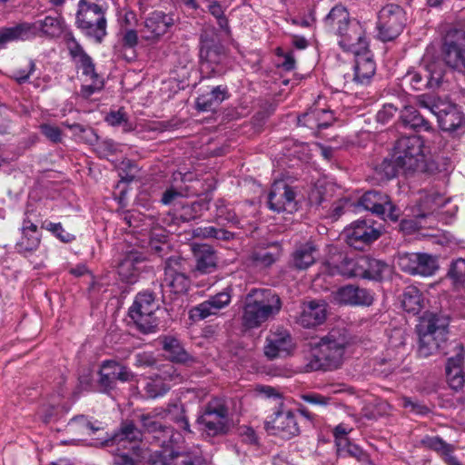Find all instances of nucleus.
<instances>
[{
	"label": "nucleus",
	"mask_w": 465,
	"mask_h": 465,
	"mask_svg": "<svg viewBox=\"0 0 465 465\" xmlns=\"http://www.w3.org/2000/svg\"><path fill=\"white\" fill-rule=\"evenodd\" d=\"M280 296L271 289H252L243 302L242 325L248 330L257 329L274 319L282 310Z\"/></svg>",
	"instance_id": "f257e3e1"
},
{
	"label": "nucleus",
	"mask_w": 465,
	"mask_h": 465,
	"mask_svg": "<svg viewBox=\"0 0 465 465\" xmlns=\"http://www.w3.org/2000/svg\"><path fill=\"white\" fill-rule=\"evenodd\" d=\"M349 338L344 329H332L322 337L313 349L312 358L307 364L311 371H331L343 361Z\"/></svg>",
	"instance_id": "f03ea898"
},
{
	"label": "nucleus",
	"mask_w": 465,
	"mask_h": 465,
	"mask_svg": "<svg viewBox=\"0 0 465 465\" xmlns=\"http://www.w3.org/2000/svg\"><path fill=\"white\" fill-rule=\"evenodd\" d=\"M449 319L432 312L420 317L416 326L419 336L418 354L427 358L443 350L448 340Z\"/></svg>",
	"instance_id": "7ed1b4c3"
},
{
	"label": "nucleus",
	"mask_w": 465,
	"mask_h": 465,
	"mask_svg": "<svg viewBox=\"0 0 465 465\" xmlns=\"http://www.w3.org/2000/svg\"><path fill=\"white\" fill-rule=\"evenodd\" d=\"M76 25L86 36L101 43L106 35L105 8L88 0H80L76 14Z\"/></svg>",
	"instance_id": "20e7f679"
},
{
	"label": "nucleus",
	"mask_w": 465,
	"mask_h": 465,
	"mask_svg": "<svg viewBox=\"0 0 465 465\" xmlns=\"http://www.w3.org/2000/svg\"><path fill=\"white\" fill-rule=\"evenodd\" d=\"M424 142L420 136H403L394 146V157L404 173L421 171L424 168Z\"/></svg>",
	"instance_id": "39448f33"
},
{
	"label": "nucleus",
	"mask_w": 465,
	"mask_h": 465,
	"mask_svg": "<svg viewBox=\"0 0 465 465\" xmlns=\"http://www.w3.org/2000/svg\"><path fill=\"white\" fill-rule=\"evenodd\" d=\"M158 308L159 305L152 292H140L129 309V316L141 332L153 333L158 327V319L155 316Z\"/></svg>",
	"instance_id": "423d86ee"
},
{
	"label": "nucleus",
	"mask_w": 465,
	"mask_h": 465,
	"mask_svg": "<svg viewBox=\"0 0 465 465\" xmlns=\"http://www.w3.org/2000/svg\"><path fill=\"white\" fill-rule=\"evenodd\" d=\"M405 21V12L400 5L390 4L383 6L378 15V38L382 42L394 40L402 32Z\"/></svg>",
	"instance_id": "0eeeda50"
},
{
	"label": "nucleus",
	"mask_w": 465,
	"mask_h": 465,
	"mask_svg": "<svg viewBox=\"0 0 465 465\" xmlns=\"http://www.w3.org/2000/svg\"><path fill=\"white\" fill-rule=\"evenodd\" d=\"M346 242L357 250L375 242L381 234V227L372 219L357 220L343 232Z\"/></svg>",
	"instance_id": "6e6552de"
},
{
	"label": "nucleus",
	"mask_w": 465,
	"mask_h": 465,
	"mask_svg": "<svg viewBox=\"0 0 465 465\" xmlns=\"http://www.w3.org/2000/svg\"><path fill=\"white\" fill-rule=\"evenodd\" d=\"M184 261L179 256H171L165 262L164 277L161 286L163 291L175 294L185 293L190 287V279L184 272Z\"/></svg>",
	"instance_id": "1a4fd4ad"
},
{
	"label": "nucleus",
	"mask_w": 465,
	"mask_h": 465,
	"mask_svg": "<svg viewBox=\"0 0 465 465\" xmlns=\"http://www.w3.org/2000/svg\"><path fill=\"white\" fill-rule=\"evenodd\" d=\"M336 35L339 45L346 52L359 54L368 50L369 43L363 25L355 19H351Z\"/></svg>",
	"instance_id": "9d476101"
},
{
	"label": "nucleus",
	"mask_w": 465,
	"mask_h": 465,
	"mask_svg": "<svg viewBox=\"0 0 465 465\" xmlns=\"http://www.w3.org/2000/svg\"><path fill=\"white\" fill-rule=\"evenodd\" d=\"M174 25L173 16L162 11H154L144 19L140 29L143 40L155 44Z\"/></svg>",
	"instance_id": "9b49d317"
},
{
	"label": "nucleus",
	"mask_w": 465,
	"mask_h": 465,
	"mask_svg": "<svg viewBox=\"0 0 465 465\" xmlns=\"http://www.w3.org/2000/svg\"><path fill=\"white\" fill-rule=\"evenodd\" d=\"M293 350L292 338L290 332L283 328L278 327L272 330L265 339L263 353L270 361L285 358L291 355Z\"/></svg>",
	"instance_id": "f8f14e48"
},
{
	"label": "nucleus",
	"mask_w": 465,
	"mask_h": 465,
	"mask_svg": "<svg viewBox=\"0 0 465 465\" xmlns=\"http://www.w3.org/2000/svg\"><path fill=\"white\" fill-rule=\"evenodd\" d=\"M360 205L365 210L396 222L400 217V209L394 205L390 197L377 191H369L360 199Z\"/></svg>",
	"instance_id": "ddd939ff"
},
{
	"label": "nucleus",
	"mask_w": 465,
	"mask_h": 465,
	"mask_svg": "<svg viewBox=\"0 0 465 465\" xmlns=\"http://www.w3.org/2000/svg\"><path fill=\"white\" fill-rule=\"evenodd\" d=\"M265 430L282 439H291L300 433L295 414L291 411H278L265 421Z\"/></svg>",
	"instance_id": "4468645a"
},
{
	"label": "nucleus",
	"mask_w": 465,
	"mask_h": 465,
	"mask_svg": "<svg viewBox=\"0 0 465 465\" xmlns=\"http://www.w3.org/2000/svg\"><path fill=\"white\" fill-rule=\"evenodd\" d=\"M143 433L132 420H124L119 428L107 440L102 442L103 446H116L117 450H132L133 446H139Z\"/></svg>",
	"instance_id": "2eb2a0df"
},
{
	"label": "nucleus",
	"mask_w": 465,
	"mask_h": 465,
	"mask_svg": "<svg viewBox=\"0 0 465 465\" xmlns=\"http://www.w3.org/2000/svg\"><path fill=\"white\" fill-rule=\"evenodd\" d=\"M231 292V288H225L221 292L193 307L189 312L190 319L193 322H199L210 316L217 315L222 309L230 304L232 300Z\"/></svg>",
	"instance_id": "dca6fc26"
},
{
	"label": "nucleus",
	"mask_w": 465,
	"mask_h": 465,
	"mask_svg": "<svg viewBox=\"0 0 465 465\" xmlns=\"http://www.w3.org/2000/svg\"><path fill=\"white\" fill-rule=\"evenodd\" d=\"M268 206L276 213H292L296 209L294 192L284 182H275L268 195Z\"/></svg>",
	"instance_id": "f3484780"
},
{
	"label": "nucleus",
	"mask_w": 465,
	"mask_h": 465,
	"mask_svg": "<svg viewBox=\"0 0 465 465\" xmlns=\"http://www.w3.org/2000/svg\"><path fill=\"white\" fill-rule=\"evenodd\" d=\"M31 213L26 210L21 227V238L15 244L19 253L26 255L35 252L41 242L42 234L37 225L31 220Z\"/></svg>",
	"instance_id": "a211bd4d"
},
{
	"label": "nucleus",
	"mask_w": 465,
	"mask_h": 465,
	"mask_svg": "<svg viewBox=\"0 0 465 465\" xmlns=\"http://www.w3.org/2000/svg\"><path fill=\"white\" fill-rule=\"evenodd\" d=\"M24 25L27 40L36 36H59L64 30L63 19L58 15H46L44 19L33 23L25 22Z\"/></svg>",
	"instance_id": "6ab92c4d"
},
{
	"label": "nucleus",
	"mask_w": 465,
	"mask_h": 465,
	"mask_svg": "<svg viewBox=\"0 0 465 465\" xmlns=\"http://www.w3.org/2000/svg\"><path fill=\"white\" fill-rule=\"evenodd\" d=\"M439 124L443 131L454 132L464 122V116L457 105L440 102V106L434 108Z\"/></svg>",
	"instance_id": "aec40b11"
},
{
	"label": "nucleus",
	"mask_w": 465,
	"mask_h": 465,
	"mask_svg": "<svg viewBox=\"0 0 465 465\" xmlns=\"http://www.w3.org/2000/svg\"><path fill=\"white\" fill-rule=\"evenodd\" d=\"M326 303L322 301H312L304 303L297 319L304 328H312L322 324L327 315Z\"/></svg>",
	"instance_id": "412c9836"
},
{
	"label": "nucleus",
	"mask_w": 465,
	"mask_h": 465,
	"mask_svg": "<svg viewBox=\"0 0 465 465\" xmlns=\"http://www.w3.org/2000/svg\"><path fill=\"white\" fill-rule=\"evenodd\" d=\"M444 60L455 69L465 68V32L455 40L446 41L443 46Z\"/></svg>",
	"instance_id": "4be33fe9"
},
{
	"label": "nucleus",
	"mask_w": 465,
	"mask_h": 465,
	"mask_svg": "<svg viewBox=\"0 0 465 465\" xmlns=\"http://www.w3.org/2000/svg\"><path fill=\"white\" fill-rule=\"evenodd\" d=\"M337 299L341 303L353 306H371L374 301L370 291L353 285L341 288L337 292Z\"/></svg>",
	"instance_id": "5701e85b"
},
{
	"label": "nucleus",
	"mask_w": 465,
	"mask_h": 465,
	"mask_svg": "<svg viewBox=\"0 0 465 465\" xmlns=\"http://www.w3.org/2000/svg\"><path fill=\"white\" fill-rule=\"evenodd\" d=\"M143 259L137 252H129L118 265V274L121 279L128 283L137 281L142 271L140 264Z\"/></svg>",
	"instance_id": "b1692460"
},
{
	"label": "nucleus",
	"mask_w": 465,
	"mask_h": 465,
	"mask_svg": "<svg viewBox=\"0 0 465 465\" xmlns=\"http://www.w3.org/2000/svg\"><path fill=\"white\" fill-rule=\"evenodd\" d=\"M351 20L347 8L342 5H334L323 18L325 28L336 35Z\"/></svg>",
	"instance_id": "393cba45"
},
{
	"label": "nucleus",
	"mask_w": 465,
	"mask_h": 465,
	"mask_svg": "<svg viewBox=\"0 0 465 465\" xmlns=\"http://www.w3.org/2000/svg\"><path fill=\"white\" fill-rule=\"evenodd\" d=\"M360 257L353 259L343 256L339 262H327L325 270L330 275H342L347 278L360 277Z\"/></svg>",
	"instance_id": "a878e982"
},
{
	"label": "nucleus",
	"mask_w": 465,
	"mask_h": 465,
	"mask_svg": "<svg viewBox=\"0 0 465 465\" xmlns=\"http://www.w3.org/2000/svg\"><path fill=\"white\" fill-rule=\"evenodd\" d=\"M354 80L357 83L364 84L368 82L375 74L376 65L373 59L369 54V49L365 52L354 54Z\"/></svg>",
	"instance_id": "bb28decb"
},
{
	"label": "nucleus",
	"mask_w": 465,
	"mask_h": 465,
	"mask_svg": "<svg viewBox=\"0 0 465 465\" xmlns=\"http://www.w3.org/2000/svg\"><path fill=\"white\" fill-rule=\"evenodd\" d=\"M229 97L226 86L218 85L211 92L199 95L196 99V107L198 110L206 112L219 106Z\"/></svg>",
	"instance_id": "cd10ccee"
},
{
	"label": "nucleus",
	"mask_w": 465,
	"mask_h": 465,
	"mask_svg": "<svg viewBox=\"0 0 465 465\" xmlns=\"http://www.w3.org/2000/svg\"><path fill=\"white\" fill-rule=\"evenodd\" d=\"M193 253L196 261L195 268L201 273H211L216 268V256L212 247L194 245Z\"/></svg>",
	"instance_id": "c85d7f7f"
},
{
	"label": "nucleus",
	"mask_w": 465,
	"mask_h": 465,
	"mask_svg": "<svg viewBox=\"0 0 465 465\" xmlns=\"http://www.w3.org/2000/svg\"><path fill=\"white\" fill-rule=\"evenodd\" d=\"M360 277L380 281L388 270V265L377 259L368 256H360Z\"/></svg>",
	"instance_id": "c756f323"
},
{
	"label": "nucleus",
	"mask_w": 465,
	"mask_h": 465,
	"mask_svg": "<svg viewBox=\"0 0 465 465\" xmlns=\"http://www.w3.org/2000/svg\"><path fill=\"white\" fill-rule=\"evenodd\" d=\"M162 345L163 350L166 353V357L173 362L185 363L192 359L183 347L181 341L174 337H163Z\"/></svg>",
	"instance_id": "7c9ffc66"
},
{
	"label": "nucleus",
	"mask_w": 465,
	"mask_h": 465,
	"mask_svg": "<svg viewBox=\"0 0 465 465\" xmlns=\"http://www.w3.org/2000/svg\"><path fill=\"white\" fill-rule=\"evenodd\" d=\"M317 249L312 242L297 247L292 253V264L298 270H306L316 261Z\"/></svg>",
	"instance_id": "2f4dec72"
},
{
	"label": "nucleus",
	"mask_w": 465,
	"mask_h": 465,
	"mask_svg": "<svg viewBox=\"0 0 465 465\" xmlns=\"http://www.w3.org/2000/svg\"><path fill=\"white\" fill-rule=\"evenodd\" d=\"M201 430L208 436H217L225 433L227 430L228 419H220L216 415L202 413L197 419Z\"/></svg>",
	"instance_id": "473e14b6"
},
{
	"label": "nucleus",
	"mask_w": 465,
	"mask_h": 465,
	"mask_svg": "<svg viewBox=\"0 0 465 465\" xmlns=\"http://www.w3.org/2000/svg\"><path fill=\"white\" fill-rule=\"evenodd\" d=\"M401 119L404 126L416 131H429L430 123L413 106H405L401 111Z\"/></svg>",
	"instance_id": "72a5a7b5"
},
{
	"label": "nucleus",
	"mask_w": 465,
	"mask_h": 465,
	"mask_svg": "<svg viewBox=\"0 0 465 465\" xmlns=\"http://www.w3.org/2000/svg\"><path fill=\"white\" fill-rule=\"evenodd\" d=\"M164 411L163 407L155 408L152 411L148 413H143L139 416V420L143 428V430L152 434L158 433L159 431H166V433H170V430H163V425L159 420L163 419V415L164 414Z\"/></svg>",
	"instance_id": "f704fd0d"
},
{
	"label": "nucleus",
	"mask_w": 465,
	"mask_h": 465,
	"mask_svg": "<svg viewBox=\"0 0 465 465\" xmlns=\"http://www.w3.org/2000/svg\"><path fill=\"white\" fill-rule=\"evenodd\" d=\"M401 304L403 309L413 314L419 313L423 308L422 293L415 286H408L402 294Z\"/></svg>",
	"instance_id": "c9c22d12"
},
{
	"label": "nucleus",
	"mask_w": 465,
	"mask_h": 465,
	"mask_svg": "<svg viewBox=\"0 0 465 465\" xmlns=\"http://www.w3.org/2000/svg\"><path fill=\"white\" fill-rule=\"evenodd\" d=\"M130 452H119L114 455V465H142L143 460L147 457L146 449L140 446H133Z\"/></svg>",
	"instance_id": "e433bc0d"
},
{
	"label": "nucleus",
	"mask_w": 465,
	"mask_h": 465,
	"mask_svg": "<svg viewBox=\"0 0 465 465\" xmlns=\"http://www.w3.org/2000/svg\"><path fill=\"white\" fill-rule=\"evenodd\" d=\"M163 411L165 413L163 415V419L170 418V420L174 421L181 429L186 432H191L190 424L184 414V409L182 404L170 403L166 408H163Z\"/></svg>",
	"instance_id": "4c0bfd02"
},
{
	"label": "nucleus",
	"mask_w": 465,
	"mask_h": 465,
	"mask_svg": "<svg viewBox=\"0 0 465 465\" xmlns=\"http://www.w3.org/2000/svg\"><path fill=\"white\" fill-rule=\"evenodd\" d=\"M163 411L165 413L163 415V419L170 418V420L174 421L181 429L186 432H191L190 424L184 414V409L182 404L170 403L166 408H163Z\"/></svg>",
	"instance_id": "58836bf2"
},
{
	"label": "nucleus",
	"mask_w": 465,
	"mask_h": 465,
	"mask_svg": "<svg viewBox=\"0 0 465 465\" xmlns=\"http://www.w3.org/2000/svg\"><path fill=\"white\" fill-rule=\"evenodd\" d=\"M18 40H27L24 23L0 28V49L4 48L6 44Z\"/></svg>",
	"instance_id": "ea45409f"
},
{
	"label": "nucleus",
	"mask_w": 465,
	"mask_h": 465,
	"mask_svg": "<svg viewBox=\"0 0 465 465\" xmlns=\"http://www.w3.org/2000/svg\"><path fill=\"white\" fill-rule=\"evenodd\" d=\"M102 367L104 370H110L114 382L120 381L122 382L130 381L134 379V373L126 366L119 364L113 360L103 361Z\"/></svg>",
	"instance_id": "a19ab883"
},
{
	"label": "nucleus",
	"mask_w": 465,
	"mask_h": 465,
	"mask_svg": "<svg viewBox=\"0 0 465 465\" xmlns=\"http://www.w3.org/2000/svg\"><path fill=\"white\" fill-rule=\"evenodd\" d=\"M437 258L431 254L418 252L417 274L421 276H431L438 270Z\"/></svg>",
	"instance_id": "79ce46f5"
},
{
	"label": "nucleus",
	"mask_w": 465,
	"mask_h": 465,
	"mask_svg": "<svg viewBox=\"0 0 465 465\" xmlns=\"http://www.w3.org/2000/svg\"><path fill=\"white\" fill-rule=\"evenodd\" d=\"M207 203L201 201H195L191 203L184 204L179 211V218L183 222H190L200 218L204 210H207Z\"/></svg>",
	"instance_id": "37998d69"
},
{
	"label": "nucleus",
	"mask_w": 465,
	"mask_h": 465,
	"mask_svg": "<svg viewBox=\"0 0 465 465\" xmlns=\"http://www.w3.org/2000/svg\"><path fill=\"white\" fill-rule=\"evenodd\" d=\"M337 446L340 456H350L359 461H366L369 459L367 453L361 448L348 441L347 439H341L337 442Z\"/></svg>",
	"instance_id": "c03bdc74"
},
{
	"label": "nucleus",
	"mask_w": 465,
	"mask_h": 465,
	"mask_svg": "<svg viewBox=\"0 0 465 465\" xmlns=\"http://www.w3.org/2000/svg\"><path fill=\"white\" fill-rule=\"evenodd\" d=\"M421 444L427 449L432 450L440 454L443 458L450 456L454 450L451 444L447 443L441 438L437 436H426L421 440Z\"/></svg>",
	"instance_id": "a18cd8bd"
},
{
	"label": "nucleus",
	"mask_w": 465,
	"mask_h": 465,
	"mask_svg": "<svg viewBox=\"0 0 465 465\" xmlns=\"http://www.w3.org/2000/svg\"><path fill=\"white\" fill-rule=\"evenodd\" d=\"M247 261L253 267L265 268L272 265L275 262V258L267 249L258 248L250 253Z\"/></svg>",
	"instance_id": "49530a36"
},
{
	"label": "nucleus",
	"mask_w": 465,
	"mask_h": 465,
	"mask_svg": "<svg viewBox=\"0 0 465 465\" xmlns=\"http://www.w3.org/2000/svg\"><path fill=\"white\" fill-rule=\"evenodd\" d=\"M215 219L218 223L226 222L234 225L239 224L240 222L235 213L227 207L223 199L215 203Z\"/></svg>",
	"instance_id": "de8ad7c7"
},
{
	"label": "nucleus",
	"mask_w": 465,
	"mask_h": 465,
	"mask_svg": "<svg viewBox=\"0 0 465 465\" xmlns=\"http://www.w3.org/2000/svg\"><path fill=\"white\" fill-rule=\"evenodd\" d=\"M400 170L401 168L398 165L396 157H394V160L384 159L375 168V172L381 180H390L395 177Z\"/></svg>",
	"instance_id": "09e8293b"
},
{
	"label": "nucleus",
	"mask_w": 465,
	"mask_h": 465,
	"mask_svg": "<svg viewBox=\"0 0 465 465\" xmlns=\"http://www.w3.org/2000/svg\"><path fill=\"white\" fill-rule=\"evenodd\" d=\"M203 413L216 415L220 417V419H228L229 411L227 402L223 398H213L205 405Z\"/></svg>",
	"instance_id": "8fccbe9b"
},
{
	"label": "nucleus",
	"mask_w": 465,
	"mask_h": 465,
	"mask_svg": "<svg viewBox=\"0 0 465 465\" xmlns=\"http://www.w3.org/2000/svg\"><path fill=\"white\" fill-rule=\"evenodd\" d=\"M193 235L200 238H214L218 240H230L232 238L231 232L213 226L197 228L193 230Z\"/></svg>",
	"instance_id": "3c124183"
},
{
	"label": "nucleus",
	"mask_w": 465,
	"mask_h": 465,
	"mask_svg": "<svg viewBox=\"0 0 465 465\" xmlns=\"http://www.w3.org/2000/svg\"><path fill=\"white\" fill-rule=\"evenodd\" d=\"M418 252L400 253L397 259L399 268L411 275H417Z\"/></svg>",
	"instance_id": "603ef678"
},
{
	"label": "nucleus",
	"mask_w": 465,
	"mask_h": 465,
	"mask_svg": "<svg viewBox=\"0 0 465 465\" xmlns=\"http://www.w3.org/2000/svg\"><path fill=\"white\" fill-rule=\"evenodd\" d=\"M105 121L112 126L122 125L125 133L134 129V125L129 123L126 114L122 109L110 112L105 117Z\"/></svg>",
	"instance_id": "864d4df0"
},
{
	"label": "nucleus",
	"mask_w": 465,
	"mask_h": 465,
	"mask_svg": "<svg viewBox=\"0 0 465 465\" xmlns=\"http://www.w3.org/2000/svg\"><path fill=\"white\" fill-rule=\"evenodd\" d=\"M163 429L170 430V433H166V431H159L153 435V438L163 449H171L179 440L180 434L175 432L170 426L164 425Z\"/></svg>",
	"instance_id": "5fc2aeb1"
},
{
	"label": "nucleus",
	"mask_w": 465,
	"mask_h": 465,
	"mask_svg": "<svg viewBox=\"0 0 465 465\" xmlns=\"http://www.w3.org/2000/svg\"><path fill=\"white\" fill-rule=\"evenodd\" d=\"M450 345L454 350L455 354L448 359L446 371H450L456 369L462 370V365L464 361V348L462 344L458 342H452L450 343Z\"/></svg>",
	"instance_id": "6e6d98bb"
},
{
	"label": "nucleus",
	"mask_w": 465,
	"mask_h": 465,
	"mask_svg": "<svg viewBox=\"0 0 465 465\" xmlns=\"http://www.w3.org/2000/svg\"><path fill=\"white\" fill-rule=\"evenodd\" d=\"M42 228L46 229L51 232L54 236H56L63 242H70L74 240V235L66 232L60 223H51L45 222L42 225Z\"/></svg>",
	"instance_id": "4d7b16f0"
},
{
	"label": "nucleus",
	"mask_w": 465,
	"mask_h": 465,
	"mask_svg": "<svg viewBox=\"0 0 465 465\" xmlns=\"http://www.w3.org/2000/svg\"><path fill=\"white\" fill-rule=\"evenodd\" d=\"M36 65L33 60H26L25 64L13 72V78L19 84L28 81L32 74L35 71Z\"/></svg>",
	"instance_id": "13d9d810"
},
{
	"label": "nucleus",
	"mask_w": 465,
	"mask_h": 465,
	"mask_svg": "<svg viewBox=\"0 0 465 465\" xmlns=\"http://www.w3.org/2000/svg\"><path fill=\"white\" fill-rule=\"evenodd\" d=\"M209 11L217 19L218 25L222 30L229 33V24L227 18L224 16V11L222 5L217 2H212L208 5Z\"/></svg>",
	"instance_id": "bf43d9fd"
},
{
	"label": "nucleus",
	"mask_w": 465,
	"mask_h": 465,
	"mask_svg": "<svg viewBox=\"0 0 465 465\" xmlns=\"http://www.w3.org/2000/svg\"><path fill=\"white\" fill-rule=\"evenodd\" d=\"M39 128L50 142L59 143L63 141V132L60 127L50 124H42Z\"/></svg>",
	"instance_id": "052dcab7"
},
{
	"label": "nucleus",
	"mask_w": 465,
	"mask_h": 465,
	"mask_svg": "<svg viewBox=\"0 0 465 465\" xmlns=\"http://www.w3.org/2000/svg\"><path fill=\"white\" fill-rule=\"evenodd\" d=\"M77 67L82 70V74L89 79L99 76L95 72L94 64L89 55L84 56L78 62L75 63Z\"/></svg>",
	"instance_id": "680f3d73"
},
{
	"label": "nucleus",
	"mask_w": 465,
	"mask_h": 465,
	"mask_svg": "<svg viewBox=\"0 0 465 465\" xmlns=\"http://www.w3.org/2000/svg\"><path fill=\"white\" fill-rule=\"evenodd\" d=\"M450 387L454 391H460L464 386V375L462 370H452L446 371Z\"/></svg>",
	"instance_id": "e2e57ef3"
},
{
	"label": "nucleus",
	"mask_w": 465,
	"mask_h": 465,
	"mask_svg": "<svg viewBox=\"0 0 465 465\" xmlns=\"http://www.w3.org/2000/svg\"><path fill=\"white\" fill-rule=\"evenodd\" d=\"M449 275L455 282H465V260L459 259L451 264Z\"/></svg>",
	"instance_id": "0e129e2a"
},
{
	"label": "nucleus",
	"mask_w": 465,
	"mask_h": 465,
	"mask_svg": "<svg viewBox=\"0 0 465 465\" xmlns=\"http://www.w3.org/2000/svg\"><path fill=\"white\" fill-rule=\"evenodd\" d=\"M171 460L174 465H207V462L201 456L188 457L183 454H176L172 456Z\"/></svg>",
	"instance_id": "69168bd1"
},
{
	"label": "nucleus",
	"mask_w": 465,
	"mask_h": 465,
	"mask_svg": "<svg viewBox=\"0 0 465 465\" xmlns=\"http://www.w3.org/2000/svg\"><path fill=\"white\" fill-rule=\"evenodd\" d=\"M320 129L329 127L334 121L333 113L328 109H314Z\"/></svg>",
	"instance_id": "338daca9"
},
{
	"label": "nucleus",
	"mask_w": 465,
	"mask_h": 465,
	"mask_svg": "<svg viewBox=\"0 0 465 465\" xmlns=\"http://www.w3.org/2000/svg\"><path fill=\"white\" fill-rule=\"evenodd\" d=\"M238 436L248 444H257L258 438L254 430L249 426L242 425L237 429Z\"/></svg>",
	"instance_id": "774afa93"
}]
</instances>
